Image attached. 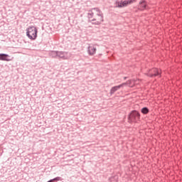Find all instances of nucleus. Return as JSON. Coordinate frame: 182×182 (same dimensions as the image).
I'll use <instances>...</instances> for the list:
<instances>
[{"label": "nucleus", "mask_w": 182, "mask_h": 182, "mask_svg": "<svg viewBox=\"0 0 182 182\" xmlns=\"http://www.w3.org/2000/svg\"><path fill=\"white\" fill-rule=\"evenodd\" d=\"M140 122V112L137 110L132 111L128 116V123H139Z\"/></svg>", "instance_id": "3"}, {"label": "nucleus", "mask_w": 182, "mask_h": 182, "mask_svg": "<svg viewBox=\"0 0 182 182\" xmlns=\"http://www.w3.org/2000/svg\"><path fill=\"white\" fill-rule=\"evenodd\" d=\"M139 9L140 11H144V9H147V2H146V1H142L140 2Z\"/></svg>", "instance_id": "10"}, {"label": "nucleus", "mask_w": 182, "mask_h": 182, "mask_svg": "<svg viewBox=\"0 0 182 182\" xmlns=\"http://www.w3.org/2000/svg\"><path fill=\"white\" fill-rule=\"evenodd\" d=\"M87 52L89 56H95L96 52H97V48L95 44H89L87 48Z\"/></svg>", "instance_id": "6"}, {"label": "nucleus", "mask_w": 182, "mask_h": 182, "mask_svg": "<svg viewBox=\"0 0 182 182\" xmlns=\"http://www.w3.org/2000/svg\"><path fill=\"white\" fill-rule=\"evenodd\" d=\"M161 70L158 68H152L147 73V76H149V77H156V76H161Z\"/></svg>", "instance_id": "5"}, {"label": "nucleus", "mask_w": 182, "mask_h": 182, "mask_svg": "<svg viewBox=\"0 0 182 182\" xmlns=\"http://www.w3.org/2000/svg\"><path fill=\"white\" fill-rule=\"evenodd\" d=\"M119 181V177L117 176H112L109 179V182H117Z\"/></svg>", "instance_id": "13"}, {"label": "nucleus", "mask_w": 182, "mask_h": 182, "mask_svg": "<svg viewBox=\"0 0 182 182\" xmlns=\"http://www.w3.org/2000/svg\"><path fill=\"white\" fill-rule=\"evenodd\" d=\"M60 180H61V178L59 177V176H58V177H56V178H54L53 179V181H60Z\"/></svg>", "instance_id": "15"}, {"label": "nucleus", "mask_w": 182, "mask_h": 182, "mask_svg": "<svg viewBox=\"0 0 182 182\" xmlns=\"http://www.w3.org/2000/svg\"><path fill=\"white\" fill-rule=\"evenodd\" d=\"M26 31V36L30 41H36V38H38V28L36 26H28Z\"/></svg>", "instance_id": "2"}, {"label": "nucleus", "mask_w": 182, "mask_h": 182, "mask_svg": "<svg viewBox=\"0 0 182 182\" xmlns=\"http://www.w3.org/2000/svg\"><path fill=\"white\" fill-rule=\"evenodd\" d=\"M127 79V77H124V80H126Z\"/></svg>", "instance_id": "18"}, {"label": "nucleus", "mask_w": 182, "mask_h": 182, "mask_svg": "<svg viewBox=\"0 0 182 182\" xmlns=\"http://www.w3.org/2000/svg\"><path fill=\"white\" fill-rule=\"evenodd\" d=\"M127 5H132L129 0H125L124 1H117L114 3V8H124V6H127Z\"/></svg>", "instance_id": "7"}, {"label": "nucleus", "mask_w": 182, "mask_h": 182, "mask_svg": "<svg viewBox=\"0 0 182 182\" xmlns=\"http://www.w3.org/2000/svg\"><path fill=\"white\" fill-rule=\"evenodd\" d=\"M124 83H125V86H129V87H134L135 86L134 80H130Z\"/></svg>", "instance_id": "12"}, {"label": "nucleus", "mask_w": 182, "mask_h": 182, "mask_svg": "<svg viewBox=\"0 0 182 182\" xmlns=\"http://www.w3.org/2000/svg\"><path fill=\"white\" fill-rule=\"evenodd\" d=\"M128 1H129V4H133V2H135L136 1V0H128Z\"/></svg>", "instance_id": "17"}, {"label": "nucleus", "mask_w": 182, "mask_h": 182, "mask_svg": "<svg viewBox=\"0 0 182 182\" xmlns=\"http://www.w3.org/2000/svg\"><path fill=\"white\" fill-rule=\"evenodd\" d=\"M10 58H11V56H9V55H8V54L0 53V60H4L6 62H11V60H12V59H11Z\"/></svg>", "instance_id": "9"}, {"label": "nucleus", "mask_w": 182, "mask_h": 182, "mask_svg": "<svg viewBox=\"0 0 182 182\" xmlns=\"http://www.w3.org/2000/svg\"><path fill=\"white\" fill-rule=\"evenodd\" d=\"M72 58V54L66 51H58V59H61L62 60H69Z\"/></svg>", "instance_id": "4"}, {"label": "nucleus", "mask_w": 182, "mask_h": 182, "mask_svg": "<svg viewBox=\"0 0 182 182\" xmlns=\"http://www.w3.org/2000/svg\"><path fill=\"white\" fill-rule=\"evenodd\" d=\"M124 86H126V83H122V84H120L119 85L112 87L110 90V95H114L115 92H117L119 89H121V87H124Z\"/></svg>", "instance_id": "8"}, {"label": "nucleus", "mask_w": 182, "mask_h": 182, "mask_svg": "<svg viewBox=\"0 0 182 182\" xmlns=\"http://www.w3.org/2000/svg\"><path fill=\"white\" fill-rule=\"evenodd\" d=\"M87 18L92 25H102L104 22V16L99 8H93L87 11Z\"/></svg>", "instance_id": "1"}, {"label": "nucleus", "mask_w": 182, "mask_h": 182, "mask_svg": "<svg viewBox=\"0 0 182 182\" xmlns=\"http://www.w3.org/2000/svg\"><path fill=\"white\" fill-rule=\"evenodd\" d=\"M149 112H150V110L149 109V108L147 107H143L141 109V112L142 113V114H148Z\"/></svg>", "instance_id": "14"}, {"label": "nucleus", "mask_w": 182, "mask_h": 182, "mask_svg": "<svg viewBox=\"0 0 182 182\" xmlns=\"http://www.w3.org/2000/svg\"><path fill=\"white\" fill-rule=\"evenodd\" d=\"M58 50H51L49 52V56H50V58H53V59H58Z\"/></svg>", "instance_id": "11"}, {"label": "nucleus", "mask_w": 182, "mask_h": 182, "mask_svg": "<svg viewBox=\"0 0 182 182\" xmlns=\"http://www.w3.org/2000/svg\"><path fill=\"white\" fill-rule=\"evenodd\" d=\"M140 80H134V84H135V86H136V85H140Z\"/></svg>", "instance_id": "16"}]
</instances>
